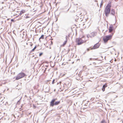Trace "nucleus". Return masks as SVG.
<instances>
[{
	"mask_svg": "<svg viewBox=\"0 0 123 123\" xmlns=\"http://www.w3.org/2000/svg\"><path fill=\"white\" fill-rule=\"evenodd\" d=\"M87 40L85 39V37L83 36L81 38H76L75 42L77 44L79 45L85 42Z\"/></svg>",
	"mask_w": 123,
	"mask_h": 123,
	"instance_id": "1",
	"label": "nucleus"
},
{
	"mask_svg": "<svg viewBox=\"0 0 123 123\" xmlns=\"http://www.w3.org/2000/svg\"><path fill=\"white\" fill-rule=\"evenodd\" d=\"M111 3L110 2L107 4L105 7V16L107 17L110 14L111 11Z\"/></svg>",
	"mask_w": 123,
	"mask_h": 123,
	"instance_id": "2",
	"label": "nucleus"
},
{
	"mask_svg": "<svg viewBox=\"0 0 123 123\" xmlns=\"http://www.w3.org/2000/svg\"><path fill=\"white\" fill-rule=\"evenodd\" d=\"M114 33H111V35H107L103 37V40L105 43H107L108 41L111 40L113 35Z\"/></svg>",
	"mask_w": 123,
	"mask_h": 123,
	"instance_id": "3",
	"label": "nucleus"
},
{
	"mask_svg": "<svg viewBox=\"0 0 123 123\" xmlns=\"http://www.w3.org/2000/svg\"><path fill=\"white\" fill-rule=\"evenodd\" d=\"M26 75L23 72H21L19 73L16 77L15 80H16L24 77L26 76Z\"/></svg>",
	"mask_w": 123,
	"mask_h": 123,
	"instance_id": "4",
	"label": "nucleus"
},
{
	"mask_svg": "<svg viewBox=\"0 0 123 123\" xmlns=\"http://www.w3.org/2000/svg\"><path fill=\"white\" fill-rule=\"evenodd\" d=\"M57 99V98H55L53 99L52 100L50 103V105L51 106L53 107L54 105H58L60 103V101L56 102L55 103H54L55 100Z\"/></svg>",
	"mask_w": 123,
	"mask_h": 123,
	"instance_id": "5",
	"label": "nucleus"
},
{
	"mask_svg": "<svg viewBox=\"0 0 123 123\" xmlns=\"http://www.w3.org/2000/svg\"><path fill=\"white\" fill-rule=\"evenodd\" d=\"M109 32L113 33L115 32V29L114 28L113 26L112 25H111L109 29Z\"/></svg>",
	"mask_w": 123,
	"mask_h": 123,
	"instance_id": "6",
	"label": "nucleus"
},
{
	"mask_svg": "<svg viewBox=\"0 0 123 123\" xmlns=\"http://www.w3.org/2000/svg\"><path fill=\"white\" fill-rule=\"evenodd\" d=\"M96 32H94L91 33L89 35L90 37H93L96 36L97 35Z\"/></svg>",
	"mask_w": 123,
	"mask_h": 123,
	"instance_id": "7",
	"label": "nucleus"
},
{
	"mask_svg": "<svg viewBox=\"0 0 123 123\" xmlns=\"http://www.w3.org/2000/svg\"><path fill=\"white\" fill-rule=\"evenodd\" d=\"M100 44L99 43H97L95 44L94 46L92 47V49H95L98 48L100 46Z\"/></svg>",
	"mask_w": 123,
	"mask_h": 123,
	"instance_id": "8",
	"label": "nucleus"
},
{
	"mask_svg": "<svg viewBox=\"0 0 123 123\" xmlns=\"http://www.w3.org/2000/svg\"><path fill=\"white\" fill-rule=\"evenodd\" d=\"M67 38H66V40L63 43V44L61 45V47H63L67 43Z\"/></svg>",
	"mask_w": 123,
	"mask_h": 123,
	"instance_id": "9",
	"label": "nucleus"
},
{
	"mask_svg": "<svg viewBox=\"0 0 123 123\" xmlns=\"http://www.w3.org/2000/svg\"><path fill=\"white\" fill-rule=\"evenodd\" d=\"M25 12V10H22L20 12V13L19 14V15L21 16V15L24 13Z\"/></svg>",
	"mask_w": 123,
	"mask_h": 123,
	"instance_id": "10",
	"label": "nucleus"
},
{
	"mask_svg": "<svg viewBox=\"0 0 123 123\" xmlns=\"http://www.w3.org/2000/svg\"><path fill=\"white\" fill-rule=\"evenodd\" d=\"M115 14V11L114 9L111 10V14L112 15H114Z\"/></svg>",
	"mask_w": 123,
	"mask_h": 123,
	"instance_id": "11",
	"label": "nucleus"
},
{
	"mask_svg": "<svg viewBox=\"0 0 123 123\" xmlns=\"http://www.w3.org/2000/svg\"><path fill=\"white\" fill-rule=\"evenodd\" d=\"M44 35H42L41 36V37L39 38V41H40V42L41 41H40V39H44Z\"/></svg>",
	"mask_w": 123,
	"mask_h": 123,
	"instance_id": "12",
	"label": "nucleus"
},
{
	"mask_svg": "<svg viewBox=\"0 0 123 123\" xmlns=\"http://www.w3.org/2000/svg\"><path fill=\"white\" fill-rule=\"evenodd\" d=\"M91 49H92V47H89L87 49V51H89L90 50H91Z\"/></svg>",
	"mask_w": 123,
	"mask_h": 123,
	"instance_id": "13",
	"label": "nucleus"
},
{
	"mask_svg": "<svg viewBox=\"0 0 123 123\" xmlns=\"http://www.w3.org/2000/svg\"><path fill=\"white\" fill-rule=\"evenodd\" d=\"M107 84L106 83L103 86V87H104L105 88L106 87H107Z\"/></svg>",
	"mask_w": 123,
	"mask_h": 123,
	"instance_id": "14",
	"label": "nucleus"
},
{
	"mask_svg": "<svg viewBox=\"0 0 123 123\" xmlns=\"http://www.w3.org/2000/svg\"><path fill=\"white\" fill-rule=\"evenodd\" d=\"M102 90L103 92L105 90V88L104 87H103V86L102 88Z\"/></svg>",
	"mask_w": 123,
	"mask_h": 123,
	"instance_id": "15",
	"label": "nucleus"
},
{
	"mask_svg": "<svg viewBox=\"0 0 123 123\" xmlns=\"http://www.w3.org/2000/svg\"><path fill=\"white\" fill-rule=\"evenodd\" d=\"M55 79H54L52 82V84H54V83H55Z\"/></svg>",
	"mask_w": 123,
	"mask_h": 123,
	"instance_id": "16",
	"label": "nucleus"
},
{
	"mask_svg": "<svg viewBox=\"0 0 123 123\" xmlns=\"http://www.w3.org/2000/svg\"><path fill=\"white\" fill-rule=\"evenodd\" d=\"M35 50V49L33 48L32 49L31 51V52H32L34 51Z\"/></svg>",
	"mask_w": 123,
	"mask_h": 123,
	"instance_id": "17",
	"label": "nucleus"
},
{
	"mask_svg": "<svg viewBox=\"0 0 123 123\" xmlns=\"http://www.w3.org/2000/svg\"><path fill=\"white\" fill-rule=\"evenodd\" d=\"M43 54V53H40L39 55V56H41Z\"/></svg>",
	"mask_w": 123,
	"mask_h": 123,
	"instance_id": "18",
	"label": "nucleus"
},
{
	"mask_svg": "<svg viewBox=\"0 0 123 123\" xmlns=\"http://www.w3.org/2000/svg\"><path fill=\"white\" fill-rule=\"evenodd\" d=\"M33 45V43H31L30 44V46H31V47H32V46Z\"/></svg>",
	"mask_w": 123,
	"mask_h": 123,
	"instance_id": "19",
	"label": "nucleus"
},
{
	"mask_svg": "<svg viewBox=\"0 0 123 123\" xmlns=\"http://www.w3.org/2000/svg\"><path fill=\"white\" fill-rule=\"evenodd\" d=\"M37 46H36L34 48V49L35 50V49L37 48Z\"/></svg>",
	"mask_w": 123,
	"mask_h": 123,
	"instance_id": "20",
	"label": "nucleus"
},
{
	"mask_svg": "<svg viewBox=\"0 0 123 123\" xmlns=\"http://www.w3.org/2000/svg\"><path fill=\"white\" fill-rule=\"evenodd\" d=\"M37 46H36L34 48V49L35 50V49L37 48Z\"/></svg>",
	"mask_w": 123,
	"mask_h": 123,
	"instance_id": "21",
	"label": "nucleus"
},
{
	"mask_svg": "<svg viewBox=\"0 0 123 123\" xmlns=\"http://www.w3.org/2000/svg\"><path fill=\"white\" fill-rule=\"evenodd\" d=\"M46 69H47V68H45V70H44V72H45V71H46Z\"/></svg>",
	"mask_w": 123,
	"mask_h": 123,
	"instance_id": "22",
	"label": "nucleus"
},
{
	"mask_svg": "<svg viewBox=\"0 0 123 123\" xmlns=\"http://www.w3.org/2000/svg\"><path fill=\"white\" fill-rule=\"evenodd\" d=\"M100 57H101L102 58H103V57L102 56H100Z\"/></svg>",
	"mask_w": 123,
	"mask_h": 123,
	"instance_id": "23",
	"label": "nucleus"
},
{
	"mask_svg": "<svg viewBox=\"0 0 123 123\" xmlns=\"http://www.w3.org/2000/svg\"><path fill=\"white\" fill-rule=\"evenodd\" d=\"M116 61V59H115V61Z\"/></svg>",
	"mask_w": 123,
	"mask_h": 123,
	"instance_id": "24",
	"label": "nucleus"
},
{
	"mask_svg": "<svg viewBox=\"0 0 123 123\" xmlns=\"http://www.w3.org/2000/svg\"><path fill=\"white\" fill-rule=\"evenodd\" d=\"M85 67L86 68V67Z\"/></svg>",
	"mask_w": 123,
	"mask_h": 123,
	"instance_id": "25",
	"label": "nucleus"
},
{
	"mask_svg": "<svg viewBox=\"0 0 123 123\" xmlns=\"http://www.w3.org/2000/svg\"><path fill=\"white\" fill-rule=\"evenodd\" d=\"M11 21H13V20L12 19V20H11Z\"/></svg>",
	"mask_w": 123,
	"mask_h": 123,
	"instance_id": "26",
	"label": "nucleus"
}]
</instances>
